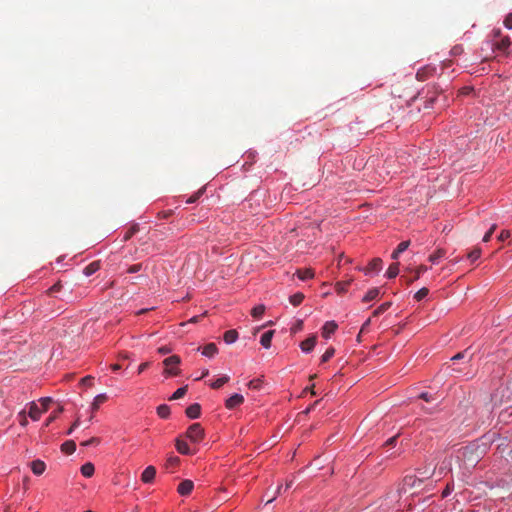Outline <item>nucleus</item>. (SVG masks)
Masks as SVG:
<instances>
[{
  "instance_id": "nucleus-54",
  "label": "nucleus",
  "mask_w": 512,
  "mask_h": 512,
  "mask_svg": "<svg viewBox=\"0 0 512 512\" xmlns=\"http://www.w3.org/2000/svg\"><path fill=\"white\" fill-rule=\"evenodd\" d=\"M158 352L162 355L168 354L171 352V349L168 346H162L158 348Z\"/></svg>"
},
{
  "instance_id": "nucleus-23",
  "label": "nucleus",
  "mask_w": 512,
  "mask_h": 512,
  "mask_svg": "<svg viewBox=\"0 0 512 512\" xmlns=\"http://www.w3.org/2000/svg\"><path fill=\"white\" fill-rule=\"evenodd\" d=\"M379 295V289L378 288H372L370 289L366 294L365 296L363 297L362 301L364 303H367L369 301H372L374 299H376Z\"/></svg>"
},
{
  "instance_id": "nucleus-37",
  "label": "nucleus",
  "mask_w": 512,
  "mask_h": 512,
  "mask_svg": "<svg viewBox=\"0 0 512 512\" xmlns=\"http://www.w3.org/2000/svg\"><path fill=\"white\" fill-rule=\"evenodd\" d=\"M444 251L442 249H438L435 253L429 256V261L432 263H436L440 258L444 256Z\"/></svg>"
},
{
  "instance_id": "nucleus-40",
  "label": "nucleus",
  "mask_w": 512,
  "mask_h": 512,
  "mask_svg": "<svg viewBox=\"0 0 512 512\" xmlns=\"http://www.w3.org/2000/svg\"><path fill=\"white\" fill-rule=\"evenodd\" d=\"M262 381L260 379H253L248 383L250 389L258 390L261 388Z\"/></svg>"
},
{
  "instance_id": "nucleus-14",
  "label": "nucleus",
  "mask_w": 512,
  "mask_h": 512,
  "mask_svg": "<svg viewBox=\"0 0 512 512\" xmlns=\"http://www.w3.org/2000/svg\"><path fill=\"white\" fill-rule=\"evenodd\" d=\"M46 465L41 460H34L31 463V469L35 475H41L45 471Z\"/></svg>"
},
{
  "instance_id": "nucleus-51",
  "label": "nucleus",
  "mask_w": 512,
  "mask_h": 512,
  "mask_svg": "<svg viewBox=\"0 0 512 512\" xmlns=\"http://www.w3.org/2000/svg\"><path fill=\"white\" fill-rule=\"evenodd\" d=\"M504 25L508 29H512V13L508 14L504 20Z\"/></svg>"
},
{
  "instance_id": "nucleus-4",
  "label": "nucleus",
  "mask_w": 512,
  "mask_h": 512,
  "mask_svg": "<svg viewBox=\"0 0 512 512\" xmlns=\"http://www.w3.org/2000/svg\"><path fill=\"white\" fill-rule=\"evenodd\" d=\"M436 69L431 66H425L417 71L416 78L419 81H425L434 75Z\"/></svg>"
},
{
  "instance_id": "nucleus-33",
  "label": "nucleus",
  "mask_w": 512,
  "mask_h": 512,
  "mask_svg": "<svg viewBox=\"0 0 512 512\" xmlns=\"http://www.w3.org/2000/svg\"><path fill=\"white\" fill-rule=\"evenodd\" d=\"M390 306H391L390 302H385V303L381 304L376 310H374L373 316L374 317L379 316L380 314H382L386 310H388Z\"/></svg>"
},
{
  "instance_id": "nucleus-43",
  "label": "nucleus",
  "mask_w": 512,
  "mask_h": 512,
  "mask_svg": "<svg viewBox=\"0 0 512 512\" xmlns=\"http://www.w3.org/2000/svg\"><path fill=\"white\" fill-rule=\"evenodd\" d=\"M350 284V282H338L336 284V289L338 292L342 293V292H345L347 290V287L348 285Z\"/></svg>"
},
{
  "instance_id": "nucleus-8",
  "label": "nucleus",
  "mask_w": 512,
  "mask_h": 512,
  "mask_svg": "<svg viewBox=\"0 0 512 512\" xmlns=\"http://www.w3.org/2000/svg\"><path fill=\"white\" fill-rule=\"evenodd\" d=\"M156 475V468L154 466H148L145 468L141 475V480L143 483H151Z\"/></svg>"
},
{
  "instance_id": "nucleus-24",
  "label": "nucleus",
  "mask_w": 512,
  "mask_h": 512,
  "mask_svg": "<svg viewBox=\"0 0 512 512\" xmlns=\"http://www.w3.org/2000/svg\"><path fill=\"white\" fill-rule=\"evenodd\" d=\"M398 274H399V263H392L386 272V276L389 279H392V278H395Z\"/></svg>"
},
{
  "instance_id": "nucleus-2",
  "label": "nucleus",
  "mask_w": 512,
  "mask_h": 512,
  "mask_svg": "<svg viewBox=\"0 0 512 512\" xmlns=\"http://www.w3.org/2000/svg\"><path fill=\"white\" fill-rule=\"evenodd\" d=\"M186 437L190 441L198 443L204 437V429L199 423H194L188 427L186 431Z\"/></svg>"
},
{
  "instance_id": "nucleus-49",
  "label": "nucleus",
  "mask_w": 512,
  "mask_h": 512,
  "mask_svg": "<svg viewBox=\"0 0 512 512\" xmlns=\"http://www.w3.org/2000/svg\"><path fill=\"white\" fill-rule=\"evenodd\" d=\"M93 377L92 376H85L84 378L81 379V384L82 385H87V386H92L93 384Z\"/></svg>"
},
{
  "instance_id": "nucleus-22",
  "label": "nucleus",
  "mask_w": 512,
  "mask_h": 512,
  "mask_svg": "<svg viewBox=\"0 0 512 512\" xmlns=\"http://www.w3.org/2000/svg\"><path fill=\"white\" fill-rule=\"evenodd\" d=\"M99 269H100V264H99V262L95 261V262L90 263L88 266H86L84 268V274L86 276H90V275L94 274L95 272H97Z\"/></svg>"
},
{
  "instance_id": "nucleus-6",
  "label": "nucleus",
  "mask_w": 512,
  "mask_h": 512,
  "mask_svg": "<svg viewBox=\"0 0 512 512\" xmlns=\"http://www.w3.org/2000/svg\"><path fill=\"white\" fill-rule=\"evenodd\" d=\"M243 402H244V397L242 395L233 394L226 400L225 406L228 409H233V408L237 407L238 405L242 404Z\"/></svg>"
},
{
  "instance_id": "nucleus-50",
  "label": "nucleus",
  "mask_w": 512,
  "mask_h": 512,
  "mask_svg": "<svg viewBox=\"0 0 512 512\" xmlns=\"http://www.w3.org/2000/svg\"><path fill=\"white\" fill-rule=\"evenodd\" d=\"M100 441L98 438L96 437H92L91 439L87 440V441H84L81 443L82 446H89V445H93V444H98Z\"/></svg>"
},
{
  "instance_id": "nucleus-32",
  "label": "nucleus",
  "mask_w": 512,
  "mask_h": 512,
  "mask_svg": "<svg viewBox=\"0 0 512 512\" xmlns=\"http://www.w3.org/2000/svg\"><path fill=\"white\" fill-rule=\"evenodd\" d=\"M179 463H180L179 457L171 455L167 458L166 467L173 468V467L178 466Z\"/></svg>"
},
{
  "instance_id": "nucleus-25",
  "label": "nucleus",
  "mask_w": 512,
  "mask_h": 512,
  "mask_svg": "<svg viewBox=\"0 0 512 512\" xmlns=\"http://www.w3.org/2000/svg\"><path fill=\"white\" fill-rule=\"evenodd\" d=\"M157 414L159 417L166 419L170 415V407L166 404H162L157 407Z\"/></svg>"
},
{
  "instance_id": "nucleus-64",
  "label": "nucleus",
  "mask_w": 512,
  "mask_h": 512,
  "mask_svg": "<svg viewBox=\"0 0 512 512\" xmlns=\"http://www.w3.org/2000/svg\"><path fill=\"white\" fill-rule=\"evenodd\" d=\"M369 323H370V319H368V320L363 324V326H362V330H363L365 327H367V326L369 325Z\"/></svg>"
},
{
  "instance_id": "nucleus-13",
  "label": "nucleus",
  "mask_w": 512,
  "mask_h": 512,
  "mask_svg": "<svg viewBox=\"0 0 512 512\" xmlns=\"http://www.w3.org/2000/svg\"><path fill=\"white\" fill-rule=\"evenodd\" d=\"M218 353V348L215 343H208L202 349V354L206 357L212 358Z\"/></svg>"
},
{
  "instance_id": "nucleus-53",
  "label": "nucleus",
  "mask_w": 512,
  "mask_h": 512,
  "mask_svg": "<svg viewBox=\"0 0 512 512\" xmlns=\"http://www.w3.org/2000/svg\"><path fill=\"white\" fill-rule=\"evenodd\" d=\"M79 424H80V420L76 419L74 421V423L71 425L70 429L67 431V434L70 435L74 431V429L79 426Z\"/></svg>"
},
{
  "instance_id": "nucleus-21",
  "label": "nucleus",
  "mask_w": 512,
  "mask_h": 512,
  "mask_svg": "<svg viewBox=\"0 0 512 512\" xmlns=\"http://www.w3.org/2000/svg\"><path fill=\"white\" fill-rule=\"evenodd\" d=\"M94 471V465L90 462H87L81 466V473L84 477H91L94 474Z\"/></svg>"
},
{
  "instance_id": "nucleus-47",
  "label": "nucleus",
  "mask_w": 512,
  "mask_h": 512,
  "mask_svg": "<svg viewBox=\"0 0 512 512\" xmlns=\"http://www.w3.org/2000/svg\"><path fill=\"white\" fill-rule=\"evenodd\" d=\"M427 271V267L424 266V265H421L419 266L417 269H416V273H415V276H414V280H417L419 279L420 275L424 272Z\"/></svg>"
},
{
  "instance_id": "nucleus-60",
  "label": "nucleus",
  "mask_w": 512,
  "mask_h": 512,
  "mask_svg": "<svg viewBox=\"0 0 512 512\" xmlns=\"http://www.w3.org/2000/svg\"><path fill=\"white\" fill-rule=\"evenodd\" d=\"M293 485V480H290V481H287L286 485H285V488H284V491L288 490L289 488H291Z\"/></svg>"
},
{
  "instance_id": "nucleus-36",
  "label": "nucleus",
  "mask_w": 512,
  "mask_h": 512,
  "mask_svg": "<svg viewBox=\"0 0 512 512\" xmlns=\"http://www.w3.org/2000/svg\"><path fill=\"white\" fill-rule=\"evenodd\" d=\"M429 293V290L425 287L421 288L419 291H417L414 295V298L417 300V301H421L422 299H424Z\"/></svg>"
},
{
  "instance_id": "nucleus-27",
  "label": "nucleus",
  "mask_w": 512,
  "mask_h": 512,
  "mask_svg": "<svg viewBox=\"0 0 512 512\" xmlns=\"http://www.w3.org/2000/svg\"><path fill=\"white\" fill-rule=\"evenodd\" d=\"M394 160L392 157H388L384 162V167L386 169V173H397V170L394 168Z\"/></svg>"
},
{
  "instance_id": "nucleus-35",
  "label": "nucleus",
  "mask_w": 512,
  "mask_h": 512,
  "mask_svg": "<svg viewBox=\"0 0 512 512\" xmlns=\"http://www.w3.org/2000/svg\"><path fill=\"white\" fill-rule=\"evenodd\" d=\"M313 272L312 270L310 269H306V270H300L298 271V277L301 279V280H307V279H310L313 277Z\"/></svg>"
},
{
  "instance_id": "nucleus-42",
  "label": "nucleus",
  "mask_w": 512,
  "mask_h": 512,
  "mask_svg": "<svg viewBox=\"0 0 512 512\" xmlns=\"http://www.w3.org/2000/svg\"><path fill=\"white\" fill-rule=\"evenodd\" d=\"M18 420H19V424L23 427L27 426L28 424V420H27V416H26V413L25 411H21L19 414H18Z\"/></svg>"
},
{
  "instance_id": "nucleus-1",
  "label": "nucleus",
  "mask_w": 512,
  "mask_h": 512,
  "mask_svg": "<svg viewBox=\"0 0 512 512\" xmlns=\"http://www.w3.org/2000/svg\"><path fill=\"white\" fill-rule=\"evenodd\" d=\"M181 363V359L177 355H172L164 359L163 364L165 366L164 373L166 376H177L180 374V369L178 368Z\"/></svg>"
},
{
  "instance_id": "nucleus-62",
  "label": "nucleus",
  "mask_w": 512,
  "mask_h": 512,
  "mask_svg": "<svg viewBox=\"0 0 512 512\" xmlns=\"http://www.w3.org/2000/svg\"><path fill=\"white\" fill-rule=\"evenodd\" d=\"M283 492H285V491H284V488L282 487V485H279V486L277 487V491H276V493H277V494H281V493H283Z\"/></svg>"
},
{
  "instance_id": "nucleus-41",
  "label": "nucleus",
  "mask_w": 512,
  "mask_h": 512,
  "mask_svg": "<svg viewBox=\"0 0 512 512\" xmlns=\"http://www.w3.org/2000/svg\"><path fill=\"white\" fill-rule=\"evenodd\" d=\"M496 224H493L490 229L485 233L484 237H483V242H488L490 241L495 229H496Z\"/></svg>"
},
{
  "instance_id": "nucleus-46",
  "label": "nucleus",
  "mask_w": 512,
  "mask_h": 512,
  "mask_svg": "<svg viewBox=\"0 0 512 512\" xmlns=\"http://www.w3.org/2000/svg\"><path fill=\"white\" fill-rule=\"evenodd\" d=\"M511 233L508 230H503L498 236V240L503 242L510 237Z\"/></svg>"
},
{
  "instance_id": "nucleus-63",
  "label": "nucleus",
  "mask_w": 512,
  "mask_h": 512,
  "mask_svg": "<svg viewBox=\"0 0 512 512\" xmlns=\"http://www.w3.org/2000/svg\"><path fill=\"white\" fill-rule=\"evenodd\" d=\"M463 357V353H458L457 355H455L452 360H457V359H460Z\"/></svg>"
},
{
  "instance_id": "nucleus-48",
  "label": "nucleus",
  "mask_w": 512,
  "mask_h": 512,
  "mask_svg": "<svg viewBox=\"0 0 512 512\" xmlns=\"http://www.w3.org/2000/svg\"><path fill=\"white\" fill-rule=\"evenodd\" d=\"M142 269V264H134V265H131L127 272L128 273H137L139 272L140 270Z\"/></svg>"
},
{
  "instance_id": "nucleus-58",
  "label": "nucleus",
  "mask_w": 512,
  "mask_h": 512,
  "mask_svg": "<svg viewBox=\"0 0 512 512\" xmlns=\"http://www.w3.org/2000/svg\"><path fill=\"white\" fill-rule=\"evenodd\" d=\"M57 417V413L50 415L49 418L46 420L45 426H49L51 422H53Z\"/></svg>"
},
{
  "instance_id": "nucleus-39",
  "label": "nucleus",
  "mask_w": 512,
  "mask_h": 512,
  "mask_svg": "<svg viewBox=\"0 0 512 512\" xmlns=\"http://www.w3.org/2000/svg\"><path fill=\"white\" fill-rule=\"evenodd\" d=\"M39 401L42 406V411L46 412L49 408L50 403L52 402V399L50 397H44V398H41Z\"/></svg>"
},
{
  "instance_id": "nucleus-17",
  "label": "nucleus",
  "mask_w": 512,
  "mask_h": 512,
  "mask_svg": "<svg viewBox=\"0 0 512 512\" xmlns=\"http://www.w3.org/2000/svg\"><path fill=\"white\" fill-rule=\"evenodd\" d=\"M76 450V444L73 440H68L61 445V451L65 454H72Z\"/></svg>"
},
{
  "instance_id": "nucleus-9",
  "label": "nucleus",
  "mask_w": 512,
  "mask_h": 512,
  "mask_svg": "<svg viewBox=\"0 0 512 512\" xmlns=\"http://www.w3.org/2000/svg\"><path fill=\"white\" fill-rule=\"evenodd\" d=\"M338 325L335 321H328L322 327V336L326 339L330 338L331 334H333Z\"/></svg>"
},
{
  "instance_id": "nucleus-16",
  "label": "nucleus",
  "mask_w": 512,
  "mask_h": 512,
  "mask_svg": "<svg viewBox=\"0 0 512 512\" xmlns=\"http://www.w3.org/2000/svg\"><path fill=\"white\" fill-rule=\"evenodd\" d=\"M274 335V331L270 330L262 334L260 343L264 348H269L271 346V341Z\"/></svg>"
},
{
  "instance_id": "nucleus-11",
  "label": "nucleus",
  "mask_w": 512,
  "mask_h": 512,
  "mask_svg": "<svg viewBox=\"0 0 512 512\" xmlns=\"http://www.w3.org/2000/svg\"><path fill=\"white\" fill-rule=\"evenodd\" d=\"M42 412L43 411L38 407V405L35 402L30 403L28 415L32 420H34V421L39 420Z\"/></svg>"
},
{
  "instance_id": "nucleus-18",
  "label": "nucleus",
  "mask_w": 512,
  "mask_h": 512,
  "mask_svg": "<svg viewBox=\"0 0 512 512\" xmlns=\"http://www.w3.org/2000/svg\"><path fill=\"white\" fill-rule=\"evenodd\" d=\"M107 399H108V396L105 393L97 395L93 400V403L91 406L92 410L93 411L98 410L100 405L105 403L107 401Z\"/></svg>"
},
{
  "instance_id": "nucleus-10",
  "label": "nucleus",
  "mask_w": 512,
  "mask_h": 512,
  "mask_svg": "<svg viewBox=\"0 0 512 512\" xmlns=\"http://www.w3.org/2000/svg\"><path fill=\"white\" fill-rule=\"evenodd\" d=\"M186 415L190 419H197L201 415V406L198 403H194L187 407L185 411Z\"/></svg>"
},
{
  "instance_id": "nucleus-57",
  "label": "nucleus",
  "mask_w": 512,
  "mask_h": 512,
  "mask_svg": "<svg viewBox=\"0 0 512 512\" xmlns=\"http://www.w3.org/2000/svg\"><path fill=\"white\" fill-rule=\"evenodd\" d=\"M472 90L473 89L471 87H464V88L461 89L460 93L462 95H468V94H470L472 92Z\"/></svg>"
},
{
  "instance_id": "nucleus-29",
  "label": "nucleus",
  "mask_w": 512,
  "mask_h": 512,
  "mask_svg": "<svg viewBox=\"0 0 512 512\" xmlns=\"http://www.w3.org/2000/svg\"><path fill=\"white\" fill-rule=\"evenodd\" d=\"M265 306L263 304H259L257 306H255L252 310H251V315L252 317L254 318H260L264 312H265Z\"/></svg>"
},
{
  "instance_id": "nucleus-3",
  "label": "nucleus",
  "mask_w": 512,
  "mask_h": 512,
  "mask_svg": "<svg viewBox=\"0 0 512 512\" xmlns=\"http://www.w3.org/2000/svg\"><path fill=\"white\" fill-rule=\"evenodd\" d=\"M382 264V259L374 258L370 261L367 267L362 269V271L365 274H371L373 272L378 273L382 269Z\"/></svg>"
},
{
  "instance_id": "nucleus-15",
  "label": "nucleus",
  "mask_w": 512,
  "mask_h": 512,
  "mask_svg": "<svg viewBox=\"0 0 512 512\" xmlns=\"http://www.w3.org/2000/svg\"><path fill=\"white\" fill-rule=\"evenodd\" d=\"M410 245V241H402L401 243H399V245L397 246V248L393 251L391 257L392 259L396 260L398 259L399 255L401 253H403L404 251H406L408 249Z\"/></svg>"
},
{
  "instance_id": "nucleus-45",
  "label": "nucleus",
  "mask_w": 512,
  "mask_h": 512,
  "mask_svg": "<svg viewBox=\"0 0 512 512\" xmlns=\"http://www.w3.org/2000/svg\"><path fill=\"white\" fill-rule=\"evenodd\" d=\"M61 288H62V284H61V282H57V283H55L52 287H50V289L48 290V293H49L50 295H52V294H54V293H56V292L60 291V290H61Z\"/></svg>"
},
{
  "instance_id": "nucleus-26",
  "label": "nucleus",
  "mask_w": 512,
  "mask_h": 512,
  "mask_svg": "<svg viewBox=\"0 0 512 512\" xmlns=\"http://www.w3.org/2000/svg\"><path fill=\"white\" fill-rule=\"evenodd\" d=\"M304 299V294L301 292H297L289 297V301L293 306H298L302 303Z\"/></svg>"
},
{
  "instance_id": "nucleus-20",
  "label": "nucleus",
  "mask_w": 512,
  "mask_h": 512,
  "mask_svg": "<svg viewBox=\"0 0 512 512\" xmlns=\"http://www.w3.org/2000/svg\"><path fill=\"white\" fill-rule=\"evenodd\" d=\"M493 45L496 47V49L506 52L511 45V41L509 37H505Z\"/></svg>"
},
{
  "instance_id": "nucleus-38",
  "label": "nucleus",
  "mask_w": 512,
  "mask_h": 512,
  "mask_svg": "<svg viewBox=\"0 0 512 512\" xmlns=\"http://www.w3.org/2000/svg\"><path fill=\"white\" fill-rule=\"evenodd\" d=\"M481 255V249L480 248H474L469 254L468 258L473 262L476 261Z\"/></svg>"
},
{
  "instance_id": "nucleus-12",
  "label": "nucleus",
  "mask_w": 512,
  "mask_h": 512,
  "mask_svg": "<svg viewBox=\"0 0 512 512\" xmlns=\"http://www.w3.org/2000/svg\"><path fill=\"white\" fill-rule=\"evenodd\" d=\"M176 449L183 455H190L192 453L187 442L181 438L176 439Z\"/></svg>"
},
{
  "instance_id": "nucleus-31",
  "label": "nucleus",
  "mask_w": 512,
  "mask_h": 512,
  "mask_svg": "<svg viewBox=\"0 0 512 512\" xmlns=\"http://www.w3.org/2000/svg\"><path fill=\"white\" fill-rule=\"evenodd\" d=\"M335 354V349L333 347L328 348L325 353L321 356V363H325L329 361Z\"/></svg>"
},
{
  "instance_id": "nucleus-7",
  "label": "nucleus",
  "mask_w": 512,
  "mask_h": 512,
  "mask_svg": "<svg viewBox=\"0 0 512 512\" xmlns=\"http://www.w3.org/2000/svg\"><path fill=\"white\" fill-rule=\"evenodd\" d=\"M194 484L191 480H183L178 486V493L182 496H187L193 490Z\"/></svg>"
},
{
  "instance_id": "nucleus-61",
  "label": "nucleus",
  "mask_w": 512,
  "mask_h": 512,
  "mask_svg": "<svg viewBox=\"0 0 512 512\" xmlns=\"http://www.w3.org/2000/svg\"><path fill=\"white\" fill-rule=\"evenodd\" d=\"M120 368H121V366H120L119 364H113V365H111V369H112L113 371H118Z\"/></svg>"
},
{
  "instance_id": "nucleus-56",
  "label": "nucleus",
  "mask_w": 512,
  "mask_h": 512,
  "mask_svg": "<svg viewBox=\"0 0 512 512\" xmlns=\"http://www.w3.org/2000/svg\"><path fill=\"white\" fill-rule=\"evenodd\" d=\"M200 194L201 191H198L196 194H194L187 200V203H194L199 198Z\"/></svg>"
},
{
  "instance_id": "nucleus-30",
  "label": "nucleus",
  "mask_w": 512,
  "mask_h": 512,
  "mask_svg": "<svg viewBox=\"0 0 512 512\" xmlns=\"http://www.w3.org/2000/svg\"><path fill=\"white\" fill-rule=\"evenodd\" d=\"M187 392V386H183L181 388H178L172 396L169 398V400H177L182 398Z\"/></svg>"
},
{
  "instance_id": "nucleus-5",
  "label": "nucleus",
  "mask_w": 512,
  "mask_h": 512,
  "mask_svg": "<svg viewBox=\"0 0 512 512\" xmlns=\"http://www.w3.org/2000/svg\"><path fill=\"white\" fill-rule=\"evenodd\" d=\"M316 341H317L316 335H312V336L308 337L307 339H305L304 341H302L300 343L301 350L305 353L311 352L316 345Z\"/></svg>"
},
{
  "instance_id": "nucleus-19",
  "label": "nucleus",
  "mask_w": 512,
  "mask_h": 512,
  "mask_svg": "<svg viewBox=\"0 0 512 512\" xmlns=\"http://www.w3.org/2000/svg\"><path fill=\"white\" fill-rule=\"evenodd\" d=\"M238 338V332L234 329L228 330L224 333L223 339L227 344L234 343Z\"/></svg>"
},
{
  "instance_id": "nucleus-34",
  "label": "nucleus",
  "mask_w": 512,
  "mask_h": 512,
  "mask_svg": "<svg viewBox=\"0 0 512 512\" xmlns=\"http://www.w3.org/2000/svg\"><path fill=\"white\" fill-rule=\"evenodd\" d=\"M138 231V225L130 227L123 236V241L126 242Z\"/></svg>"
},
{
  "instance_id": "nucleus-59",
  "label": "nucleus",
  "mask_w": 512,
  "mask_h": 512,
  "mask_svg": "<svg viewBox=\"0 0 512 512\" xmlns=\"http://www.w3.org/2000/svg\"><path fill=\"white\" fill-rule=\"evenodd\" d=\"M404 481H405V484L413 485L415 479L413 477H406Z\"/></svg>"
},
{
  "instance_id": "nucleus-55",
  "label": "nucleus",
  "mask_w": 512,
  "mask_h": 512,
  "mask_svg": "<svg viewBox=\"0 0 512 512\" xmlns=\"http://www.w3.org/2000/svg\"><path fill=\"white\" fill-rule=\"evenodd\" d=\"M148 367H149V362H144V363L140 364L138 367V373L141 374Z\"/></svg>"
},
{
  "instance_id": "nucleus-28",
  "label": "nucleus",
  "mask_w": 512,
  "mask_h": 512,
  "mask_svg": "<svg viewBox=\"0 0 512 512\" xmlns=\"http://www.w3.org/2000/svg\"><path fill=\"white\" fill-rule=\"evenodd\" d=\"M229 376L227 375H224L218 379H216L214 382L211 383V387L213 389H219L220 387H222L225 383H227L229 381Z\"/></svg>"
},
{
  "instance_id": "nucleus-44",
  "label": "nucleus",
  "mask_w": 512,
  "mask_h": 512,
  "mask_svg": "<svg viewBox=\"0 0 512 512\" xmlns=\"http://www.w3.org/2000/svg\"><path fill=\"white\" fill-rule=\"evenodd\" d=\"M419 398H420V399H423V400H424V401H426V402H431V401L436 400V398H435L433 395H431V394H429V393H427V392H423V393H421V394L419 395Z\"/></svg>"
},
{
  "instance_id": "nucleus-52",
  "label": "nucleus",
  "mask_w": 512,
  "mask_h": 512,
  "mask_svg": "<svg viewBox=\"0 0 512 512\" xmlns=\"http://www.w3.org/2000/svg\"><path fill=\"white\" fill-rule=\"evenodd\" d=\"M397 437H398V435H395V436H393V437L389 438V439L385 442V445H387V446H393V445H395V444H396V441H397Z\"/></svg>"
}]
</instances>
